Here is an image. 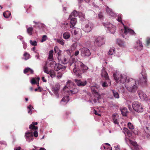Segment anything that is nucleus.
<instances>
[{
    "label": "nucleus",
    "instance_id": "obj_1",
    "mask_svg": "<svg viewBox=\"0 0 150 150\" xmlns=\"http://www.w3.org/2000/svg\"><path fill=\"white\" fill-rule=\"evenodd\" d=\"M68 66L69 69H72L74 74L78 77L81 76L83 73L88 69V68L82 62L76 61L75 59L73 58L70 59Z\"/></svg>",
    "mask_w": 150,
    "mask_h": 150
},
{
    "label": "nucleus",
    "instance_id": "obj_2",
    "mask_svg": "<svg viewBox=\"0 0 150 150\" xmlns=\"http://www.w3.org/2000/svg\"><path fill=\"white\" fill-rule=\"evenodd\" d=\"M120 33L122 34V35L123 37H125L124 34L127 36H129V34L132 35H136V33L133 30L125 26H124V29H121Z\"/></svg>",
    "mask_w": 150,
    "mask_h": 150
},
{
    "label": "nucleus",
    "instance_id": "obj_3",
    "mask_svg": "<svg viewBox=\"0 0 150 150\" xmlns=\"http://www.w3.org/2000/svg\"><path fill=\"white\" fill-rule=\"evenodd\" d=\"M113 76L114 79L117 83L120 82V83H123L126 82L127 78L125 75L121 74L117 76L116 74L114 73L113 74Z\"/></svg>",
    "mask_w": 150,
    "mask_h": 150
},
{
    "label": "nucleus",
    "instance_id": "obj_4",
    "mask_svg": "<svg viewBox=\"0 0 150 150\" xmlns=\"http://www.w3.org/2000/svg\"><path fill=\"white\" fill-rule=\"evenodd\" d=\"M133 109L136 112H143V108L141 103L138 101H134L132 104Z\"/></svg>",
    "mask_w": 150,
    "mask_h": 150
},
{
    "label": "nucleus",
    "instance_id": "obj_5",
    "mask_svg": "<svg viewBox=\"0 0 150 150\" xmlns=\"http://www.w3.org/2000/svg\"><path fill=\"white\" fill-rule=\"evenodd\" d=\"M105 40L104 37L103 36L98 37L95 40L94 44L96 46L100 47L105 43Z\"/></svg>",
    "mask_w": 150,
    "mask_h": 150
},
{
    "label": "nucleus",
    "instance_id": "obj_6",
    "mask_svg": "<svg viewBox=\"0 0 150 150\" xmlns=\"http://www.w3.org/2000/svg\"><path fill=\"white\" fill-rule=\"evenodd\" d=\"M136 84V81L135 80L132 78H129L127 79V81L125 84V87L127 90L131 91L130 87L132 86H134V85Z\"/></svg>",
    "mask_w": 150,
    "mask_h": 150
},
{
    "label": "nucleus",
    "instance_id": "obj_7",
    "mask_svg": "<svg viewBox=\"0 0 150 150\" xmlns=\"http://www.w3.org/2000/svg\"><path fill=\"white\" fill-rule=\"evenodd\" d=\"M103 25L111 33H114L115 32L116 28L114 25L109 23H104Z\"/></svg>",
    "mask_w": 150,
    "mask_h": 150
},
{
    "label": "nucleus",
    "instance_id": "obj_8",
    "mask_svg": "<svg viewBox=\"0 0 150 150\" xmlns=\"http://www.w3.org/2000/svg\"><path fill=\"white\" fill-rule=\"evenodd\" d=\"M80 50L81 52V55L83 57H88L91 54L90 50L86 47L81 48Z\"/></svg>",
    "mask_w": 150,
    "mask_h": 150
},
{
    "label": "nucleus",
    "instance_id": "obj_9",
    "mask_svg": "<svg viewBox=\"0 0 150 150\" xmlns=\"http://www.w3.org/2000/svg\"><path fill=\"white\" fill-rule=\"evenodd\" d=\"M129 143L132 146V147H131L132 150H142L141 147L139 146L136 142L129 139Z\"/></svg>",
    "mask_w": 150,
    "mask_h": 150
},
{
    "label": "nucleus",
    "instance_id": "obj_10",
    "mask_svg": "<svg viewBox=\"0 0 150 150\" xmlns=\"http://www.w3.org/2000/svg\"><path fill=\"white\" fill-rule=\"evenodd\" d=\"M25 137L26 140L29 142L33 140V137L32 131H31L25 132Z\"/></svg>",
    "mask_w": 150,
    "mask_h": 150
},
{
    "label": "nucleus",
    "instance_id": "obj_11",
    "mask_svg": "<svg viewBox=\"0 0 150 150\" xmlns=\"http://www.w3.org/2000/svg\"><path fill=\"white\" fill-rule=\"evenodd\" d=\"M101 76L103 77H104L106 80L108 81V82L109 84V85H111V81L108 78V76L107 72L105 71L104 68L102 69Z\"/></svg>",
    "mask_w": 150,
    "mask_h": 150
},
{
    "label": "nucleus",
    "instance_id": "obj_12",
    "mask_svg": "<svg viewBox=\"0 0 150 150\" xmlns=\"http://www.w3.org/2000/svg\"><path fill=\"white\" fill-rule=\"evenodd\" d=\"M142 77L141 78L139 79V80L138 81L139 83L142 86H145L147 82V77L145 75H143L142 74Z\"/></svg>",
    "mask_w": 150,
    "mask_h": 150
},
{
    "label": "nucleus",
    "instance_id": "obj_13",
    "mask_svg": "<svg viewBox=\"0 0 150 150\" xmlns=\"http://www.w3.org/2000/svg\"><path fill=\"white\" fill-rule=\"evenodd\" d=\"M93 27V25L92 23L89 22L83 28V30L85 32L88 33L91 30Z\"/></svg>",
    "mask_w": 150,
    "mask_h": 150
},
{
    "label": "nucleus",
    "instance_id": "obj_14",
    "mask_svg": "<svg viewBox=\"0 0 150 150\" xmlns=\"http://www.w3.org/2000/svg\"><path fill=\"white\" fill-rule=\"evenodd\" d=\"M112 119L114 124L119 125L120 118L118 114H113L112 115Z\"/></svg>",
    "mask_w": 150,
    "mask_h": 150
},
{
    "label": "nucleus",
    "instance_id": "obj_15",
    "mask_svg": "<svg viewBox=\"0 0 150 150\" xmlns=\"http://www.w3.org/2000/svg\"><path fill=\"white\" fill-rule=\"evenodd\" d=\"M72 33L76 36L80 38L81 36V30L80 28H75L72 30Z\"/></svg>",
    "mask_w": 150,
    "mask_h": 150
},
{
    "label": "nucleus",
    "instance_id": "obj_16",
    "mask_svg": "<svg viewBox=\"0 0 150 150\" xmlns=\"http://www.w3.org/2000/svg\"><path fill=\"white\" fill-rule=\"evenodd\" d=\"M74 81L76 83V85L79 86H84L87 84V81H82L81 80L75 79Z\"/></svg>",
    "mask_w": 150,
    "mask_h": 150
},
{
    "label": "nucleus",
    "instance_id": "obj_17",
    "mask_svg": "<svg viewBox=\"0 0 150 150\" xmlns=\"http://www.w3.org/2000/svg\"><path fill=\"white\" fill-rule=\"evenodd\" d=\"M138 94L141 99L146 100L147 96L145 93L141 90H139L137 92Z\"/></svg>",
    "mask_w": 150,
    "mask_h": 150
},
{
    "label": "nucleus",
    "instance_id": "obj_18",
    "mask_svg": "<svg viewBox=\"0 0 150 150\" xmlns=\"http://www.w3.org/2000/svg\"><path fill=\"white\" fill-rule=\"evenodd\" d=\"M59 85L58 84H57L55 85V86L53 88V91L54 93L57 97H59L58 93L59 90Z\"/></svg>",
    "mask_w": 150,
    "mask_h": 150
},
{
    "label": "nucleus",
    "instance_id": "obj_19",
    "mask_svg": "<svg viewBox=\"0 0 150 150\" xmlns=\"http://www.w3.org/2000/svg\"><path fill=\"white\" fill-rule=\"evenodd\" d=\"M136 44L137 45L135 46V47L137 49L139 50L140 51L142 50L143 46L141 41L138 40L136 42Z\"/></svg>",
    "mask_w": 150,
    "mask_h": 150
},
{
    "label": "nucleus",
    "instance_id": "obj_20",
    "mask_svg": "<svg viewBox=\"0 0 150 150\" xmlns=\"http://www.w3.org/2000/svg\"><path fill=\"white\" fill-rule=\"evenodd\" d=\"M69 18L71 19L69 24L70 27L71 28H73L74 26L77 22V19L75 18H71L70 17V18Z\"/></svg>",
    "mask_w": 150,
    "mask_h": 150
},
{
    "label": "nucleus",
    "instance_id": "obj_21",
    "mask_svg": "<svg viewBox=\"0 0 150 150\" xmlns=\"http://www.w3.org/2000/svg\"><path fill=\"white\" fill-rule=\"evenodd\" d=\"M33 23H35V25L34 26V27L36 29H38L40 30L42 28L44 27V25L42 23L39 22H36L34 21Z\"/></svg>",
    "mask_w": 150,
    "mask_h": 150
},
{
    "label": "nucleus",
    "instance_id": "obj_22",
    "mask_svg": "<svg viewBox=\"0 0 150 150\" xmlns=\"http://www.w3.org/2000/svg\"><path fill=\"white\" fill-rule=\"evenodd\" d=\"M67 91L70 95H72L78 92V90L74 86L72 89Z\"/></svg>",
    "mask_w": 150,
    "mask_h": 150
},
{
    "label": "nucleus",
    "instance_id": "obj_23",
    "mask_svg": "<svg viewBox=\"0 0 150 150\" xmlns=\"http://www.w3.org/2000/svg\"><path fill=\"white\" fill-rule=\"evenodd\" d=\"M130 87L131 88V91H129V90H127L130 92L134 93L137 91L138 88V86L137 84H136L134 85V86H132Z\"/></svg>",
    "mask_w": 150,
    "mask_h": 150
},
{
    "label": "nucleus",
    "instance_id": "obj_24",
    "mask_svg": "<svg viewBox=\"0 0 150 150\" xmlns=\"http://www.w3.org/2000/svg\"><path fill=\"white\" fill-rule=\"evenodd\" d=\"M91 89L93 94H95L96 95H98V89L97 87L95 86H93L91 87Z\"/></svg>",
    "mask_w": 150,
    "mask_h": 150
},
{
    "label": "nucleus",
    "instance_id": "obj_25",
    "mask_svg": "<svg viewBox=\"0 0 150 150\" xmlns=\"http://www.w3.org/2000/svg\"><path fill=\"white\" fill-rule=\"evenodd\" d=\"M72 86H73V83L70 80L68 81L67 83V85L64 87L63 89L64 90L66 88H70Z\"/></svg>",
    "mask_w": 150,
    "mask_h": 150
},
{
    "label": "nucleus",
    "instance_id": "obj_26",
    "mask_svg": "<svg viewBox=\"0 0 150 150\" xmlns=\"http://www.w3.org/2000/svg\"><path fill=\"white\" fill-rule=\"evenodd\" d=\"M4 16L6 18H8L11 15V13L8 11H6L3 13Z\"/></svg>",
    "mask_w": 150,
    "mask_h": 150
},
{
    "label": "nucleus",
    "instance_id": "obj_27",
    "mask_svg": "<svg viewBox=\"0 0 150 150\" xmlns=\"http://www.w3.org/2000/svg\"><path fill=\"white\" fill-rule=\"evenodd\" d=\"M48 74H49L50 77L53 78L55 77V71L52 69L50 70V71L48 72Z\"/></svg>",
    "mask_w": 150,
    "mask_h": 150
},
{
    "label": "nucleus",
    "instance_id": "obj_28",
    "mask_svg": "<svg viewBox=\"0 0 150 150\" xmlns=\"http://www.w3.org/2000/svg\"><path fill=\"white\" fill-rule=\"evenodd\" d=\"M79 15V13L77 11L75 10H74L73 11L70 15L69 16V18H71L72 16H74V17H76L78 16Z\"/></svg>",
    "mask_w": 150,
    "mask_h": 150
},
{
    "label": "nucleus",
    "instance_id": "obj_29",
    "mask_svg": "<svg viewBox=\"0 0 150 150\" xmlns=\"http://www.w3.org/2000/svg\"><path fill=\"white\" fill-rule=\"evenodd\" d=\"M70 37V34L69 32H65L63 34V37L65 39H68Z\"/></svg>",
    "mask_w": 150,
    "mask_h": 150
},
{
    "label": "nucleus",
    "instance_id": "obj_30",
    "mask_svg": "<svg viewBox=\"0 0 150 150\" xmlns=\"http://www.w3.org/2000/svg\"><path fill=\"white\" fill-rule=\"evenodd\" d=\"M53 50H51L50 51L49 54V59L50 60L52 61L53 60Z\"/></svg>",
    "mask_w": 150,
    "mask_h": 150
},
{
    "label": "nucleus",
    "instance_id": "obj_31",
    "mask_svg": "<svg viewBox=\"0 0 150 150\" xmlns=\"http://www.w3.org/2000/svg\"><path fill=\"white\" fill-rule=\"evenodd\" d=\"M117 43L118 45L121 47H122L124 45V42L123 41L119 39H117Z\"/></svg>",
    "mask_w": 150,
    "mask_h": 150
},
{
    "label": "nucleus",
    "instance_id": "obj_32",
    "mask_svg": "<svg viewBox=\"0 0 150 150\" xmlns=\"http://www.w3.org/2000/svg\"><path fill=\"white\" fill-rule=\"evenodd\" d=\"M69 101V96H65L62 99L61 101L64 102L65 103H67Z\"/></svg>",
    "mask_w": 150,
    "mask_h": 150
},
{
    "label": "nucleus",
    "instance_id": "obj_33",
    "mask_svg": "<svg viewBox=\"0 0 150 150\" xmlns=\"http://www.w3.org/2000/svg\"><path fill=\"white\" fill-rule=\"evenodd\" d=\"M106 11L111 16L113 14L112 9L109 8L108 6H107L106 8Z\"/></svg>",
    "mask_w": 150,
    "mask_h": 150
},
{
    "label": "nucleus",
    "instance_id": "obj_34",
    "mask_svg": "<svg viewBox=\"0 0 150 150\" xmlns=\"http://www.w3.org/2000/svg\"><path fill=\"white\" fill-rule=\"evenodd\" d=\"M33 30L32 27H29L27 29V32L30 35H31L33 34Z\"/></svg>",
    "mask_w": 150,
    "mask_h": 150
},
{
    "label": "nucleus",
    "instance_id": "obj_35",
    "mask_svg": "<svg viewBox=\"0 0 150 150\" xmlns=\"http://www.w3.org/2000/svg\"><path fill=\"white\" fill-rule=\"evenodd\" d=\"M29 129L34 130H35L38 129V127L37 126H35L33 125H30L29 127Z\"/></svg>",
    "mask_w": 150,
    "mask_h": 150
},
{
    "label": "nucleus",
    "instance_id": "obj_36",
    "mask_svg": "<svg viewBox=\"0 0 150 150\" xmlns=\"http://www.w3.org/2000/svg\"><path fill=\"white\" fill-rule=\"evenodd\" d=\"M115 50L114 47L111 48L109 51L108 54L110 55H112L115 53Z\"/></svg>",
    "mask_w": 150,
    "mask_h": 150
},
{
    "label": "nucleus",
    "instance_id": "obj_37",
    "mask_svg": "<svg viewBox=\"0 0 150 150\" xmlns=\"http://www.w3.org/2000/svg\"><path fill=\"white\" fill-rule=\"evenodd\" d=\"M112 91L113 95L115 98H119V95L117 92L114 90H112Z\"/></svg>",
    "mask_w": 150,
    "mask_h": 150
},
{
    "label": "nucleus",
    "instance_id": "obj_38",
    "mask_svg": "<svg viewBox=\"0 0 150 150\" xmlns=\"http://www.w3.org/2000/svg\"><path fill=\"white\" fill-rule=\"evenodd\" d=\"M102 86L103 87H107L108 85L110 86L108 82V81L106 80V81L102 83Z\"/></svg>",
    "mask_w": 150,
    "mask_h": 150
},
{
    "label": "nucleus",
    "instance_id": "obj_39",
    "mask_svg": "<svg viewBox=\"0 0 150 150\" xmlns=\"http://www.w3.org/2000/svg\"><path fill=\"white\" fill-rule=\"evenodd\" d=\"M66 68L65 66L62 65L60 64H59L57 66L58 70L57 69L56 71H57L58 70H60L62 69H65Z\"/></svg>",
    "mask_w": 150,
    "mask_h": 150
},
{
    "label": "nucleus",
    "instance_id": "obj_40",
    "mask_svg": "<svg viewBox=\"0 0 150 150\" xmlns=\"http://www.w3.org/2000/svg\"><path fill=\"white\" fill-rule=\"evenodd\" d=\"M127 126L128 128L131 130H132L134 128V125L130 122H129L128 123Z\"/></svg>",
    "mask_w": 150,
    "mask_h": 150
},
{
    "label": "nucleus",
    "instance_id": "obj_41",
    "mask_svg": "<svg viewBox=\"0 0 150 150\" xmlns=\"http://www.w3.org/2000/svg\"><path fill=\"white\" fill-rule=\"evenodd\" d=\"M30 43L31 45L35 46H36L37 45V42L35 40L33 41L32 40H30Z\"/></svg>",
    "mask_w": 150,
    "mask_h": 150
},
{
    "label": "nucleus",
    "instance_id": "obj_42",
    "mask_svg": "<svg viewBox=\"0 0 150 150\" xmlns=\"http://www.w3.org/2000/svg\"><path fill=\"white\" fill-rule=\"evenodd\" d=\"M24 56L25 57V59L27 60L29 59L30 55L27 52H25L24 54Z\"/></svg>",
    "mask_w": 150,
    "mask_h": 150
},
{
    "label": "nucleus",
    "instance_id": "obj_43",
    "mask_svg": "<svg viewBox=\"0 0 150 150\" xmlns=\"http://www.w3.org/2000/svg\"><path fill=\"white\" fill-rule=\"evenodd\" d=\"M121 113L123 116H126V113L127 112V110L126 109H124L121 110Z\"/></svg>",
    "mask_w": 150,
    "mask_h": 150
},
{
    "label": "nucleus",
    "instance_id": "obj_44",
    "mask_svg": "<svg viewBox=\"0 0 150 150\" xmlns=\"http://www.w3.org/2000/svg\"><path fill=\"white\" fill-rule=\"evenodd\" d=\"M57 42L59 43L60 44L63 45L64 44V42L63 41V40H61L60 39H57Z\"/></svg>",
    "mask_w": 150,
    "mask_h": 150
},
{
    "label": "nucleus",
    "instance_id": "obj_45",
    "mask_svg": "<svg viewBox=\"0 0 150 150\" xmlns=\"http://www.w3.org/2000/svg\"><path fill=\"white\" fill-rule=\"evenodd\" d=\"M62 73L60 72H58L57 74V78L59 79L61 78L62 76Z\"/></svg>",
    "mask_w": 150,
    "mask_h": 150
},
{
    "label": "nucleus",
    "instance_id": "obj_46",
    "mask_svg": "<svg viewBox=\"0 0 150 150\" xmlns=\"http://www.w3.org/2000/svg\"><path fill=\"white\" fill-rule=\"evenodd\" d=\"M47 36L46 35H44L42 36V38L41 40V42H43L45 41L47 39Z\"/></svg>",
    "mask_w": 150,
    "mask_h": 150
},
{
    "label": "nucleus",
    "instance_id": "obj_47",
    "mask_svg": "<svg viewBox=\"0 0 150 150\" xmlns=\"http://www.w3.org/2000/svg\"><path fill=\"white\" fill-rule=\"evenodd\" d=\"M44 71L47 74L48 72L49 71L47 69V67L46 65H45L44 67Z\"/></svg>",
    "mask_w": 150,
    "mask_h": 150
},
{
    "label": "nucleus",
    "instance_id": "obj_48",
    "mask_svg": "<svg viewBox=\"0 0 150 150\" xmlns=\"http://www.w3.org/2000/svg\"><path fill=\"white\" fill-rule=\"evenodd\" d=\"M30 70V68H25L24 70V73L25 74H26L27 73L29 72Z\"/></svg>",
    "mask_w": 150,
    "mask_h": 150
},
{
    "label": "nucleus",
    "instance_id": "obj_49",
    "mask_svg": "<svg viewBox=\"0 0 150 150\" xmlns=\"http://www.w3.org/2000/svg\"><path fill=\"white\" fill-rule=\"evenodd\" d=\"M36 80L34 78H33L31 80V83L32 84H34L36 83Z\"/></svg>",
    "mask_w": 150,
    "mask_h": 150
},
{
    "label": "nucleus",
    "instance_id": "obj_50",
    "mask_svg": "<svg viewBox=\"0 0 150 150\" xmlns=\"http://www.w3.org/2000/svg\"><path fill=\"white\" fill-rule=\"evenodd\" d=\"M146 44L147 46L149 45V44H150V38H147Z\"/></svg>",
    "mask_w": 150,
    "mask_h": 150
},
{
    "label": "nucleus",
    "instance_id": "obj_51",
    "mask_svg": "<svg viewBox=\"0 0 150 150\" xmlns=\"http://www.w3.org/2000/svg\"><path fill=\"white\" fill-rule=\"evenodd\" d=\"M33 134L34 137H37L38 136V132L36 131H35L33 133Z\"/></svg>",
    "mask_w": 150,
    "mask_h": 150
},
{
    "label": "nucleus",
    "instance_id": "obj_52",
    "mask_svg": "<svg viewBox=\"0 0 150 150\" xmlns=\"http://www.w3.org/2000/svg\"><path fill=\"white\" fill-rule=\"evenodd\" d=\"M117 21L119 22H121V23H122V19L121 16H118L117 19Z\"/></svg>",
    "mask_w": 150,
    "mask_h": 150
},
{
    "label": "nucleus",
    "instance_id": "obj_53",
    "mask_svg": "<svg viewBox=\"0 0 150 150\" xmlns=\"http://www.w3.org/2000/svg\"><path fill=\"white\" fill-rule=\"evenodd\" d=\"M98 16L99 18L100 19L102 18L103 17V15L102 13L101 12L100 13L98 14Z\"/></svg>",
    "mask_w": 150,
    "mask_h": 150
},
{
    "label": "nucleus",
    "instance_id": "obj_54",
    "mask_svg": "<svg viewBox=\"0 0 150 150\" xmlns=\"http://www.w3.org/2000/svg\"><path fill=\"white\" fill-rule=\"evenodd\" d=\"M79 53V50H76L75 51L74 53V55L76 56L78 55Z\"/></svg>",
    "mask_w": 150,
    "mask_h": 150
},
{
    "label": "nucleus",
    "instance_id": "obj_55",
    "mask_svg": "<svg viewBox=\"0 0 150 150\" xmlns=\"http://www.w3.org/2000/svg\"><path fill=\"white\" fill-rule=\"evenodd\" d=\"M42 80L45 82H47V80L45 79V78L44 77H42L41 78Z\"/></svg>",
    "mask_w": 150,
    "mask_h": 150
},
{
    "label": "nucleus",
    "instance_id": "obj_56",
    "mask_svg": "<svg viewBox=\"0 0 150 150\" xmlns=\"http://www.w3.org/2000/svg\"><path fill=\"white\" fill-rule=\"evenodd\" d=\"M21 147L20 146H19L15 148L14 149V150H21Z\"/></svg>",
    "mask_w": 150,
    "mask_h": 150
},
{
    "label": "nucleus",
    "instance_id": "obj_57",
    "mask_svg": "<svg viewBox=\"0 0 150 150\" xmlns=\"http://www.w3.org/2000/svg\"><path fill=\"white\" fill-rule=\"evenodd\" d=\"M32 125H33L34 126H35L36 125H37L38 124V122H32Z\"/></svg>",
    "mask_w": 150,
    "mask_h": 150
},
{
    "label": "nucleus",
    "instance_id": "obj_58",
    "mask_svg": "<svg viewBox=\"0 0 150 150\" xmlns=\"http://www.w3.org/2000/svg\"><path fill=\"white\" fill-rule=\"evenodd\" d=\"M128 108H129V110L130 111H131L132 110V108L131 106L130 105H128Z\"/></svg>",
    "mask_w": 150,
    "mask_h": 150
},
{
    "label": "nucleus",
    "instance_id": "obj_59",
    "mask_svg": "<svg viewBox=\"0 0 150 150\" xmlns=\"http://www.w3.org/2000/svg\"><path fill=\"white\" fill-rule=\"evenodd\" d=\"M94 114L96 115H97L98 116H101V115L100 114H99L97 113V111L96 110H94Z\"/></svg>",
    "mask_w": 150,
    "mask_h": 150
},
{
    "label": "nucleus",
    "instance_id": "obj_60",
    "mask_svg": "<svg viewBox=\"0 0 150 150\" xmlns=\"http://www.w3.org/2000/svg\"><path fill=\"white\" fill-rule=\"evenodd\" d=\"M67 62L66 58L64 59V62H63V63L64 64H66L67 63Z\"/></svg>",
    "mask_w": 150,
    "mask_h": 150
},
{
    "label": "nucleus",
    "instance_id": "obj_61",
    "mask_svg": "<svg viewBox=\"0 0 150 150\" xmlns=\"http://www.w3.org/2000/svg\"><path fill=\"white\" fill-rule=\"evenodd\" d=\"M28 109H32V108H33V107H32L31 105H29L28 107Z\"/></svg>",
    "mask_w": 150,
    "mask_h": 150
},
{
    "label": "nucleus",
    "instance_id": "obj_62",
    "mask_svg": "<svg viewBox=\"0 0 150 150\" xmlns=\"http://www.w3.org/2000/svg\"><path fill=\"white\" fill-rule=\"evenodd\" d=\"M29 110L28 111V113L30 114V115L31 114V110L32 109H28Z\"/></svg>",
    "mask_w": 150,
    "mask_h": 150
},
{
    "label": "nucleus",
    "instance_id": "obj_63",
    "mask_svg": "<svg viewBox=\"0 0 150 150\" xmlns=\"http://www.w3.org/2000/svg\"><path fill=\"white\" fill-rule=\"evenodd\" d=\"M29 72L31 74H33V70L30 69V70Z\"/></svg>",
    "mask_w": 150,
    "mask_h": 150
},
{
    "label": "nucleus",
    "instance_id": "obj_64",
    "mask_svg": "<svg viewBox=\"0 0 150 150\" xmlns=\"http://www.w3.org/2000/svg\"><path fill=\"white\" fill-rule=\"evenodd\" d=\"M115 147L116 150H119L120 149L119 148L118 146H115Z\"/></svg>",
    "mask_w": 150,
    "mask_h": 150
}]
</instances>
